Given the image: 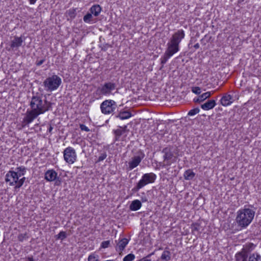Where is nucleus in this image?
Segmentation results:
<instances>
[{
    "label": "nucleus",
    "instance_id": "7",
    "mask_svg": "<svg viewBox=\"0 0 261 261\" xmlns=\"http://www.w3.org/2000/svg\"><path fill=\"white\" fill-rule=\"evenodd\" d=\"M162 152L164 154L163 159L165 162V166H169L172 163L176 162L177 158L174 155L170 147H167L164 148L162 150Z\"/></svg>",
    "mask_w": 261,
    "mask_h": 261
},
{
    "label": "nucleus",
    "instance_id": "5",
    "mask_svg": "<svg viewBox=\"0 0 261 261\" xmlns=\"http://www.w3.org/2000/svg\"><path fill=\"white\" fill-rule=\"evenodd\" d=\"M61 83V79L59 76L53 75L46 78L43 82V85L47 91H52L57 89Z\"/></svg>",
    "mask_w": 261,
    "mask_h": 261
},
{
    "label": "nucleus",
    "instance_id": "2",
    "mask_svg": "<svg viewBox=\"0 0 261 261\" xmlns=\"http://www.w3.org/2000/svg\"><path fill=\"white\" fill-rule=\"evenodd\" d=\"M185 36L183 30H178L175 32L167 44V47L165 52L172 56L178 52L179 50V44Z\"/></svg>",
    "mask_w": 261,
    "mask_h": 261
},
{
    "label": "nucleus",
    "instance_id": "11",
    "mask_svg": "<svg viewBox=\"0 0 261 261\" xmlns=\"http://www.w3.org/2000/svg\"><path fill=\"white\" fill-rule=\"evenodd\" d=\"M126 126L124 127H119V128L114 130L113 132L115 135L114 141H126V134L125 133Z\"/></svg>",
    "mask_w": 261,
    "mask_h": 261
},
{
    "label": "nucleus",
    "instance_id": "28",
    "mask_svg": "<svg viewBox=\"0 0 261 261\" xmlns=\"http://www.w3.org/2000/svg\"><path fill=\"white\" fill-rule=\"evenodd\" d=\"M171 253L169 250H165L162 253L161 259L163 261H169L171 259Z\"/></svg>",
    "mask_w": 261,
    "mask_h": 261
},
{
    "label": "nucleus",
    "instance_id": "14",
    "mask_svg": "<svg viewBox=\"0 0 261 261\" xmlns=\"http://www.w3.org/2000/svg\"><path fill=\"white\" fill-rule=\"evenodd\" d=\"M129 240L126 238H122L118 240L116 246V250L118 252H122L125 248Z\"/></svg>",
    "mask_w": 261,
    "mask_h": 261
},
{
    "label": "nucleus",
    "instance_id": "8",
    "mask_svg": "<svg viewBox=\"0 0 261 261\" xmlns=\"http://www.w3.org/2000/svg\"><path fill=\"white\" fill-rule=\"evenodd\" d=\"M63 157L66 163L69 164H73L77 158L75 149L71 147L66 148L63 151Z\"/></svg>",
    "mask_w": 261,
    "mask_h": 261
},
{
    "label": "nucleus",
    "instance_id": "39",
    "mask_svg": "<svg viewBox=\"0 0 261 261\" xmlns=\"http://www.w3.org/2000/svg\"><path fill=\"white\" fill-rule=\"evenodd\" d=\"M154 254L153 252L149 254L146 257H143L142 258L139 260V261H151V260L149 258L152 255Z\"/></svg>",
    "mask_w": 261,
    "mask_h": 261
},
{
    "label": "nucleus",
    "instance_id": "40",
    "mask_svg": "<svg viewBox=\"0 0 261 261\" xmlns=\"http://www.w3.org/2000/svg\"><path fill=\"white\" fill-rule=\"evenodd\" d=\"M110 244V241H103L101 244V247L103 248H106L109 247V246Z\"/></svg>",
    "mask_w": 261,
    "mask_h": 261
},
{
    "label": "nucleus",
    "instance_id": "36",
    "mask_svg": "<svg viewBox=\"0 0 261 261\" xmlns=\"http://www.w3.org/2000/svg\"><path fill=\"white\" fill-rule=\"evenodd\" d=\"M199 111H200V110L198 108H194V109H192L190 111H189V112L188 113V115L190 116H194V115L197 114V113H198L199 112Z\"/></svg>",
    "mask_w": 261,
    "mask_h": 261
},
{
    "label": "nucleus",
    "instance_id": "19",
    "mask_svg": "<svg viewBox=\"0 0 261 261\" xmlns=\"http://www.w3.org/2000/svg\"><path fill=\"white\" fill-rule=\"evenodd\" d=\"M77 8H71L67 10L65 13V16L67 20L74 19L77 15Z\"/></svg>",
    "mask_w": 261,
    "mask_h": 261
},
{
    "label": "nucleus",
    "instance_id": "21",
    "mask_svg": "<svg viewBox=\"0 0 261 261\" xmlns=\"http://www.w3.org/2000/svg\"><path fill=\"white\" fill-rule=\"evenodd\" d=\"M211 94V92L209 91L204 93L202 94L199 95L197 98H194V101L195 102L200 103L205 100L206 99L209 98Z\"/></svg>",
    "mask_w": 261,
    "mask_h": 261
},
{
    "label": "nucleus",
    "instance_id": "22",
    "mask_svg": "<svg viewBox=\"0 0 261 261\" xmlns=\"http://www.w3.org/2000/svg\"><path fill=\"white\" fill-rule=\"evenodd\" d=\"M255 247V245L252 243H249L246 244L245 246H244L243 248L241 250V251H243L245 254L248 255V253L252 251Z\"/></svg>",
    "mask_w": 261,
    "mask_h": 261
},
{
    "label": "nucleus",
    "instance_id": "24",
    "mask_svg": "<svg viewBox=\"0 0 261 261\" xmlns=\"http://www.w3.org/2000/svg\"><path fill=\"white\" fill-rule=\"evenodd\" d=\"M248 256L243 253V251H240L235 255L234 261H248Z\"/></svg>",
    "mask_w": 261,
    "mask_h": 261
},
{
    "label": "nucleus",
    "instance_id": "25",
    "mask_svg": "<svg viewBox=\"0 0 261 261\" xmlns=\"http://www.w3.org/2000/svg\"><path fill=\"white\" fill-rule=\"evenodd\" d=\"M132 116V114L127 111H120L119 113L116 115V118H119L121 120L128 119Z\"/></svg>",
    "mask_w": 261,
    "mask_h": 261
},
{
    "label": "nucleus",
    "instance_id": "17",
    "mask_svg": "<svg viewBox=\"0 0 261 261\" xmlns=\"http://www.w3.org/2000/svg\"><path fill=\"white\" fill-rule=\"evenodd\" d=\"M23 40L21 37L14 36L11 41L10 46L12 48H18L22 45Z\"/></svg>",
    "mask_w": 261,
    "mask_h": 261
},
{
    "label": "nucleus",
    "instance_id": "37",
    "mask_svg": "<svg viewBox=\"0 0 261 261\" xmlns=\"http://www.w3.org/2000/svg\"><path fill=\"white\" fill-rule=\"evenodd\" d=\"M192 91L197 95H199L201 93V89L199 87H194L192 88Z\"/></svg>",
    "mask_w": 261,
    "mask_h": 261
},
{
    "label": "nucleus",
    "instance_id": "50",
    "mask_svg": "<svg viewBox=\"0 0 261 261\" xmlns=\"http://www.w3.org/2000/svg\"><path fill=\"white\" fill-rule=\"evenodd\" d=\"M27 261H34L33 257H28Z\"/></svg>",
    "mask_w": 261,
    "mask_h": 261
},
{
    "label": "nucleus",
    "instance_id": "47",
    "mask_svg": "<svg viewBox=\"0 0 261 261\" xmlns=\"http://www.w3.org/2000/svg\"><path fill=\"white\" fill-rule=\"evenodd\" d=\"M37 0H29L30 4L31 5L34 4Z\"/></svg>",
    "mask_w": 261,
    "mask_h": 261
},
{
    "label": "nucleus",
    "instance_id": "1",
    "mask_svg": "<svg viewBox=\"0 0 261 261\" xmlns=\"http://www.w3.org/2000/svg\"><path fill=\"white\" fill-rule=\"evenodd\" d=\"M31 110H28L22 121V126L24 127L32 123L39 115L51 110L52 103L46 100L42 94H33L30 103Z\"/></svg>",
    "mask_w": 261,
    "mask_h": 261
},
{
    "label": "nucleus",
    "instance_id": "20",
    "mask_svg": "<svg viewBox=\"0 0 261 261\" xmlns=\"http://www.w3.org/2000/svg\"><path fill=\"white\" fill-rule=\"evenodd\" d=\"M102 10L101 7L99 5H94L89 9L90 12L94 16H98Z\"/></svg>",
    "mask_w": 261,
    "mask_h": 261
},
{
    "label": "nucleus",
    "instance_id": "42",
    "mask_svg": "<svg viewBox=\"0 0 261 261\" xmlns=\"http://www.w3.org/2000/svg\"><path fill=\"white\" fill-rule=\"evenodd\" d=\"M80 128H81V129L82 130H84L86 132H88L90 131V129L89 128L86 126L85 125L83 124H80Z\"/></svg>",
    "mask_w": 261,
    "mask_h": 261
},
{
    "label": "nucleus",
    "instance_id": "49",
    "mask_svg": "<svg viewBox=\"0 0 261 261\" xmlns=\"http://www.w3.org/2000/svg\"><path fill=\"white\" fill-rule=\"evenodd\" d=\"M194 47L195 49H198L199 47V43H196L194 45Z\"/></svg>",
    "mask_w": 261,
    "mask_h": 261
},
{
    "label": "nucleus",
    "instance_id": "32",
    "mask_svg": "<svg viewBox=\"0 0 261 261\" xmlns=\"http://www.w3.org/2000/svg\"><path fill=\"white\" fill-rule=\"evenodd\" d=\"M29 237L27 232L24 233H19L17 237V240L20 242H22L24 240H27L29 239Z\"/></svg>",
    "mask_w": 261,
    "mask_h": 261
},
{
    "label": "nucleus",
    "instance_id": "27",
    "mask_svg": "<svg viewBox=\"0 0 261 261\" xmlns=\"http://www.w3.org/2000/svg\"><path fill=\"white\" fill-rule=\"evenodd\" d=\"M195 175V173L191 169L186 170L184 174V178L187 180L193 179Z\"/></svg>",
    "mask_w": 261,
    "mask_h": 261
},
{
    "label": "nucleus",
    "instance_id": "10",
    "mask_svg": "<svg viewBox=\"0 0 261 261\" xmlns=\"http://www.w3.org/2000/svg\"><path fill=\"white\" fill-rule=\"evenodd\" d=\"M144 156L145 154L144 152L141 150H139L137 152V155L133 156L131 160L128 162V167L127 168V170L130 171L137 167Z\"/></svg>",
    "mask_w": 261,
    "mask_h": 261
},
{
    "label": "nucleus",
    "instance_id": "38",
    "mask_svg": "<svg viewBox=\"0 0 261 261\" xmlns=\"http://www.w3.org/2000/svg\"><path fill=\"white\" fill-rule=\"evenodd\" d=\"M107 154L106 152H104L100 154V156L98 157L97 160L98 162H101L103 161L107 158Z\"/></svg>",
    "mask_w": 261,
    "mask_h": 261
},
{
    "label": "nucleus",
    "instance_id": "33",
    "mask_svg": "<svg viewBox=\"0 0 261 261\" xmlns=\"http://www.w3.org/2000/svg\"><path fill=\"white\" fill-rule=\"evenodd\" d=\"M25 180V177H23L20 179H17V181L16 182V184L15 185L14 187V189L15 190L20 188L24 184V182Z\"/></svg>",
    "mask_w": 261,
    "mask_h": 261
},
{
    "label": "nucleus",
    "instance_id": "15",
    "mask_svg": "<svg viewBox=\"0 0 261 261\" xmlns=\"http://www.w3.org/2000/svg\"><path fill=\"white\" fill-rule=\"evenodd\" d=\"M233 101L232 96L227 94L223 95L220 100L221 105L225 107L230 105Z\"/></svg>",
    "mask_w": 261,
    "mask_h": 261
},
{
    "label": "nucleus",
    "instance_id": "43",
    "mask_svg": "<svg viewBox=\"0 0 261 261\" xmlns=\"http://www.w3.org/2000/svg\"><path fill=\"white\" fill-rule=\"evenodd\" d=\"M45 59L44 58H43L41 60H40L37 59L35 62V64L36 66H39L41 65L45 62Z\"/></svg>",
    "mask_w": 261,
    "mask_h": 261
},
{
    "label": "nucleus",
    "instance_id": "46",
    "mask_svg": "<svg viewBox=\"0 0 261 261\" xmlns=\"http://www.w3.org/2000/svg\"><path fill=\"white\" fill-rule=\"evenodd\" d=\"M207 37L206 35H205L204 37L201 39V43L205 45L206 43L208 42V40H206V42H204L205 39Z\"/></svg>",
    "mask_w": 261,
    "mask_h": 261
},
{
    "label": "nucleus",
    "instance_id": "9",
    "mask_svg": "<svg viewBox=\"0 0 261 261\" xmlns=\"http://www.w3.org/2000/svg\"><path fill=\"white\" fill-rule=\"evenodd\" d=\"M116 85L114 83L106 82L99 87L96 92L103 95H108L112 93V91L116 89Z\"/></svg>",
    "mask_w": 261,
    "mask_h": 261
},
{
    "label": "nucleus",
    "instance_id": "35",
    "mask_svg": "<svg viewBox=\"0 0 261 261\" xmlns=\"http://www.w3.org/2000/svg\"><path fill=\"white\" fill-rule=\"evenodd\" d=\"M135 258V256L133 253H129L126 255L123 258V261H133Z\"/></svg>",
    "mask_w": 261,
    "mask_h": 261
},
{
    "label": "nucleus",
    "instance_id": "34",
    "mask_svg": "<svg viewBox=\"0 0 261 261\" xmlns=\"http://www.w3.org/2000/svg\"><path fill=\"white\" fill-rule=\"evenodd\" d=\"M67 237V234L65 231H60L59 233L55 236L56 240H63Z\"/></svg>",
    "mask_w": 261,
    "mask_h": 261
},
{
    "label": "nucleus",
    "instance_id": "29",
    "mask_svg": "<svg viewBox=\"0 0 261 261\" xmlns=\"http://www.w3.org/2000/svg\"><path fill=\"white\" fill-rule=\"evenodd\" d=\"M248 261H261V256L257 252L253 253L249 256Z\"/></svg>",
    "mask_w": 261,
    "mask_h": 261
},
{
    "label": "nucleus",
    "instance_id": "45",
    "mask_svg": "<svg viewBox=\"0 0 261 261\" xmlns=\"http://www.w3.org/2000/svg\"><path fill=\"white\" fill-rule=\"evenodd\" d=\"M142 194L144 196H142L141 198L142 202H144L147 201H148V199H147V197L145 195V193H142Z\"/></svg>",
    "mask_w": 261,
    "mask_h": 261
},
{
    "label": "nucleus",
    "instance_id": "18",
    "mask_svg": "<svg viewBox=\"0 0 261 261\" xmlns=\"http://www.w3.org/2000/svg\"><path fill=\"white\" fill-rule=\"evenodd\" d=\"M191 228L192 233L195 236L200 235L203 230L202 227L198 223L192 224Z\"/></svg>",
    "mask_w": 261,
    "mask_h": 261
},
{
    "label": "nucleus",
    "instance_id": "30",
    "mask_svg": "<svg viewBox=\"0 0 261 261\" xmlns=\"http://www.w3.org/2000/svg\"><path fill=\"white\" fill-rule=\"evenodd\" d=\"M15 171L18 176L20 177L24 175L26 172L27 168L24 166H20L16 168Z\"/></svg>",
    "mask_w": 261,
    "mask_h": 261
},
{
    "label": "nucleus",
    "instance_id": "6",
    "mask_svg": "<svg viewBox=\"0 0 261 261\" xmlns=\"http://www.w3.org/2000/svg\"><path fill=\"white\" fill-rule=\"evenodd\" d=\"M117 108L116 102L111 99L104 100L100 106L101 113L105 115L112 114Z\"/></svg>",
    "mask_w": 261,
    "mask_h": 261
},
{
    "label": "nucleus",
    "instance_id": "26",
    "mask_svg": "<svg viewBox=\"0 0 261 261\" xmlns=\"http://www.w3.org/2000/svg\"><path fill=\"white\" fill-rule=\"evenodd\" d=\"M92 14L89 12L87 13L83 17V20L87 23H93L95 22V19L93 18Z\"/></svg>",
    "mask_w": 261,
    "mask_h": 261
},
{
    "label": "nucleus",
    "instance_id": "3",
    "mask_svg": "<svg viewBox=\"0 0 261 261\" xmlns=\"http://www.w3.org/2000/svg\"><path fill=\"white\" fill-rule=\"evenodd\" d=\"M255 212L249 208L241 209L237 212L236 222L241 228H246L252 221Z\"/></svg>",
    "mask_w": 261,
    "mask_h": 261
},
{
    "label": "nucleus",
    "instance_id": "48",
    "mask_svg": "<svg viewBox=\"0 0 261 261\" xmlns=\"http://www.w3.org/2000/svg\"><path fill=\"white\" fill-rule=\"evenodd\" d=\"M53 129V127L51 125H50L49 128H48V131L49 133H51L52 130Z\"/></svg>",
    "mask_w": 261,
    "mask_h": 261
},
{
    "label": "nucleus",
    "instance_id": "31",
    "mask_svg": "<svg viewBox=\"0 0 261 261\" xmlns=\"http://www.w3.org/2000/svg\"><path fill=\"white\" fill-rule=\"evenodd\" d=\"M170 55L168 54L166 52H165L164 55L161 58V63L162 65V67L167 62L168 60L171 57Z\"/></svg>",
    "mask_w": 261,
    "mask_h": 261
},
{
    "label": "nucleus",
    "instance_id": "44",
    "mask_svg": "<svg viewBox=\"0 0 261 261\" xmlns=\"http://www.w3.org/2000/svg\"><path fill=\"white\" fill-rule=\"evenodd\" d=\"M110 47H111V46L108 44L103 45V46L101 47V50L106 51L108 49V48Z\"/></svg>",
    "mask_w": 261,
    "mask_h": 261
},
{
    "label": "nucleus",
    "instance_id": "23",
    "mask_svg": "<svg viewBox=\"0 0 261 261\" xmlns=\"http://www.w3.org/2000/svg\"><path fill=\"white\" fill-rule=\"evenodd\" d=\"M142 206L141 202L139 200L133 201L129 205V209L133 211L139 210Z\"/></svg>",
    "mask_w": 261,
    "mask_h": 261
},
{
    "label": "nucleus",
    "instance_id": "16",
    "mask_svg": "<svg viewBox=\"0 0 261 261\" xmlns=\"http://www.w3.org/2000/svg\"><path fill=\"white\" fill-rule=\"evenodd\" d=\"M216 105V100L211 99L207 100L206 102L201 105L202 109L205 111H208L214 108Z\"/></svg>",
    "mask_w": 261,
    "mask_h": 261
},
{
    "label": "nucleus",
    "instance_id": "12",
    "mask_svg": "<svg viewBox=\"0 0 261 261\" xmlns=\"http://www.w3.org/2000/svg\"><path fill=\"white\" fill-rule=\"evenodd\" d=\"M19 178V177L15 171L10 170L5 176V181L9 182V185L11 186H15Z\"/></svg>",
    "mask_w": 261,
    "mask_h": 261
},
{
    "label": "nucleus",
    "instance_id": "41",
    "mask_svg": "<svg viewBox=\"0 0 261 261\" xmlns=\"http://www.w3.org/2000/svg\"><path fill=\"white\" fill-rule=\"evenodd\" d=\"M88 261H99L94 254H90L88 258Z\"/></svg>",
    "mask_w": 261,
    "mask_h": 261
},
{
    "label": "nucleus",
    "instance_id": "4",
    "mask_svg": "<svg viewBox=\"0 0 261 261\" xmlns=\"http://www.w3.org/2000/svg\"><path fill=\"white\" fill-rule=\"evenodd\" d=\"M156 177V175L152 172L143 174L141 179L138 181L136 186L132 189V192L133 193H136L146 185L153 182Z\"/></svg>",
    "mask_w": 261,
    "mask_h": 261
},
{
    "label": "nucleus",
    "instance_id": "13",
    "mask_svg": "<svg viewBox=\"0 0 261 261\" xmlns=\"http://www.w3.org/2000/svg\"><path fill=\"white\" fill-rule=\"evenodd\" d=\"M57 177L58 173L54 169L48 170L44 174V179L49 182L55 181Z\"/></svg>",
    "mask_w": 261,
    "mask_h": 261
}]
</instances>
